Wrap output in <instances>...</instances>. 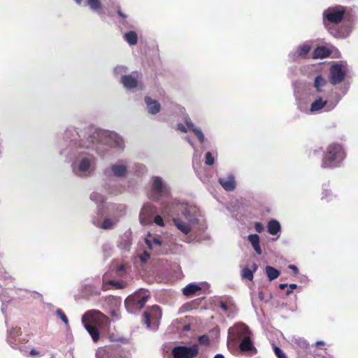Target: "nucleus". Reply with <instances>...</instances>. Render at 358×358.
I'll return each mask as SVG.
<instances>
[{"label":"nucleus","instance_id":"obj_1","mask_svg":"<svg viewBox=\"0 0 358 358\" xmlns=\"http://www.w3.org/2000/svg\"><path fill=\"white\" fill-rule=\"evenodd\" d=\"M60 155L70 164L73 174L79 178L93 175L98 163L96 155L103 157L108 148L122 150L124 141L116 133L92 128L78 130L69 127L64 134Z\"/></svg>","mask_w":358,"mask_h":358},{"label":"nucleus","instance_id":"obj_2","mask_svg":"<svg viewBox=\"0 0 358 358\" xmlns=\"http://www.w3.org/2000/svg\"><path fill=\"white\" fill-rule=\"evenodd\" d=\"M162 215L172 217L174 226L185 235L194 229L203 231L207 225L204 215L194 203L175 199L170 202L162 203Z\"/></svg>","mask_w":358,"mask_h":358},{"label":"nucleus","instance_id":"obj_3","mask_svg":"<svg viewBox=\"0 0 358 358\" xmlns=\"http://www.w3.org/2000/svg\"><path fill=\"white\" fill-rule=\"evenodd\" d=\"M294 96L298 110L310 114L331 112L336 107L341 100L340 97H337L336 99H329L327 95L316 94L312 96L313 101L308 108L307 103L303 101L299 92H295Z\"/></svg>","mask_w":358,"mask_h":358},{"label":"nucleus","instance_id":"obj_4","mask_svg":"<svg viewBox=\"0 0 358 358\" xmlns=\"http://www.w3.org/2000/svg\"><path fill=\"white\" fill-rule=\"evenodd\" d=\"M229 334L234 341H241L239 349L241 352H257V350L251 341L252 333L248 326L243 323H238L229 329Z\"/></svg>","mask_w":358,"mask_h":358},{"label":"nucleus","instance_id":"obj_5","mask_svg":"<svg viewBox=\"0 0 358 358\" xmlns=\"http://www.w3.org/2000/svg\"><path fill=\"white\" fill-rule=\"evenodd\" d=\"M345 156V150L341 144L331 143L324 151L321 166L323 169H329L339 167Z\"/></svg>","mask_w":358,"mask_h":358},{"label":"nucleus","instance_id":"obj_6","mask_svg":"<svg viewBox=\"0 0 358 358\" xmlns=\"http://www.w3.org/2000/svg\"><path fill=\"white\" fill-rule=\"evenodd\" d=\"M149 198L152 201L159 203L162 206V198H169L171 196L170 185L162 177L152 176L150 180Z\"/></svg>","mask_w":358,"mask_h":358},{"label":"nucleus","instance_id":"obj_7","mask_svg":"<svg viewBox=\"0 0 358 358\" xmlns=\"http://www.w3.org/2000/svg\"><path fill=\"white\" fill-rule=\"evenodd\" d=\"M105 316L99 310H91L87 311L82 317V322L85 329L91 336L94 342H97L100 337L97 327L100 325Z\"/></svg>","mask_w":358,"mask_h":358},{"label":"nucleus","instance_id":"obj_8","mask_svg":"<svg viewBox=\"0 0 358 358\" xmlns=\"http://www.w3.org/2000/svg\"><path fill=\"white\" fill-rule=\"evenodd\" d=\"M110 210L111 215L104 217L102 222L99 218H94L92 220L93 224L105 230L113 229L120 218L126 214V207L122 204H112Z\"/></svg>","mask_w":358,"mask_h":358},{"label":"nucleus","instance_id":"obj_9","mask_svg":"<svg viewBox=\"0 0 358 358\" xmlns=\"http://www.w3.org/2000/svg\"><path fill=\"white\" fill-rule=\"evenodd\" d=\"M103 174L108 178L124 180L129 175V162L127 159H118L106 167L103 170Z\"/></svg>","mask_w":358,"mask_h":358},{"label":"nucleus","instance_id":"obj_10","mask_svg":"<svg viewBox=\"0 0 358 358\" xmlns=\"http://www.w3.org/2000/svg\"><path fill=\"white\" fill-rule=\"evenodd\" d=\"M347 10V7L341 5L330 6L325 9L322 13L324 26L328 27L327 22L335 24H339L343 20Z\"/></svg>","mask_w":358,"mask_h":358},{"label":"nucleus","instance_id":"obj_11","mask_svg":"<svg viewBox=\"0 0 358 358\" xmlns=\"http://www.w3.org/2000/svg\"><path fill=\"white\" fill-rule=\"evenodd\" d=\"M142 290L143 289H140L125 299L124 305L128 313H136L144 307L150 296H141Z\"/></svg>","mask_w":358,"mask_h":358},{"label":"nucleus","instance_id":"obj_12","mask_svg":"<svg viewBox=\"0 0 358 358\" xmlns=\"http://www.w3.org/2000/svg\"><path fill=\"white\" fill-rule=\"evenodd\" d=\"M348 71V67L346 62H335L331 66L329 69V82L333 85L341 83L345 80Z\"/></svg>","mask_w":358,"mask_h":358},{"label":"nucleus","instance_id":"obj_13","mask_svg":"<svg viewBox=\"0 0 358 358\" xmlns=\"http://www.w3.org/2000/svg\"><path fill=\"white\" fill-rule=\"evenodd\" d=\"M158 208L152 203H145L139 213V220L142 225H150L152 224L154 216L158 213Z\"/></svg>","mask_w":358,"mask_h":358},{"label":"nucleus","instance_id":"obj_14","mask_svg":"<svg viewBox=\"0 0 358 358\" xmlns=\"http://www.w3.org/2000/svg\"><path fill=\"white\" fill-rule=\"evenodd\" d=\"M199 352L198 346L178 345L172 349L173 358H194Z\"/></svg>","mask_w":358,"mask_h":358},{"label":"nucleus","instance_id":"obj_15","mask_svg":"<svg viewBox=\"0 0 358 358\" xmlns=\"http://www.w3.org/2000/svg\"><path fill=\"white\" fill-rule=\"evenodd\" d=\"M329 83L327 79L322 75H317L313 81L312 87L313 91L310 92L311 96L316 94L326 95L327 88Z\"/></svg>","mask_w":358,"mask_h":358},{"label":"nucleus","instance_id":"obj_16","mask_svg":"<svg viewBox=\"0 0 358 358\" xmlns=\"http://www.w3.org/2000/svg\"><path fill=\"white\" fill-rule=\"evenodd\" d=\"M21 334V329L18 327H13L8 330L7 342L10 346L13 349H18L23 355L27 354V350L23 346H19L17 343H20L18 336Z\"/></svg>","mask_w":358,"mask_h":358},{"label":"nucleus","instance_id":"obj_17","mask_svg":"<svg viewBox=\"0 0 358 358\" xmlns=\"http://www.w3.org/2000/svg\"><path fill=\"white\" fill-rule=\"evenodd\" d=\"M78 6L88 7L89 9L97 14L102 15L103 14V6L101 0H73Z\"/></svg>","mask_w":358,"mask_h":358},{"label":"nucleus","instance_id":"obj_18","mask_svg":"<svg viewBox=\"0 0 358 358\" xmlns=\"http://www.w3.org/2000/svg\"><path fill=\"white\" fill-rule=\"evenodd\" d=\"M217 180L221 187L227 192H233L236 188V178L231 173L218 178Z\"/></svg>","mask_w":358,"mask_h":358},{"label":"nucleus","instance_id":"obj_19","mask_svg":"<svg viewBox=\"0 0 358 358\" xmlns=\"http://www.w3.org/2000/svg\"><path fill=\"white\" fill-rule=\"evenodd\" d=\"M145 322L148 328L150 327L151 321H157L162 316L161 309L158 306H153L144 313Z\"/></svg>","mask_w":358,"mask_h":358},{"label":"nucleus","instance_id":"obj_20","mask_svg":"<svg viewBox=\"0 0 358 358\" xmlns=\"http://www.w3.org/2000/svg\"><path fill=\"white\" fill-rule=\"evenodd\" d=\"M138 76L137 72H132L129 75L122 76L120 82L127 90H132L138 87Z\"/></svg>","mask_w":358,"mask_h":358},{"label":"nucleus","instance_id":"obj_21","mask_svg":"<svg viewBox=\"0 0 358 358\" xmlns=\"http://www.w3.org/2000/svg\"><path fill=\"white\" fill-rule=\"evenodd\" d=\"M116 11L118 16L121 18L120 20L122 26L127 29H136L137 26L136 22L128 17L127 14H125L121 9L120 6L116 8Z\"/></svg>","mask_w":358,"mask_h":358},{"label":"nucleus","instance_id":"obj_22","mask_svg":"<svg viewBox=\"0 0 358 358\" xmlns=\"http://www.w3.org/2000/svg\"><path fill=\"white\" fill-rule=\"evenodd\" d=\"M310 50L311 46L310 43L308 42H306L303 45H299L296 51L290 52L289 54V57L292 61H296L299 57L305 58Z\"/></svg>","mask_w":358,"mask_h":358},{"label":"nucleus","instance_id":"obj_23","mask_svg":"<svg viewBox=\"0 0 358 358\" xmlns=\"http://www.w3.org/2000/svg\"><path fill=\"white\" fill-rule=\"evenodd\" d=\"M145 103L147 106L148 112L151 115H156L161 110V105L159 101L150 96L145 97Z\"/></svg>","mask_w":358,"mask_h":358},{"label":"nucleus","instance_id":"obj_24","mask_svg":"<svg viewBox=\"0 0 358 358\" xmlns=\"http://www.w3.org/2000/svg\"><path fill=\"white\" fill-rule=\"evenodd\" d=\"M145 243L150 250L157 252L162 245V241L155 236L148 234L145 238Z\"/></svg>","mask_w":358,"mask_h":358},{"label":"nucleus","instance_id":"obj_25","mask_svg":"<svg viewBox=\"0 0 358 358\" xmlns=\"http://www.w3.org/2000/svg\"><path fill=\"white\" fill-rule=\"evenodd\" d=\"M90 199L97 204L98 214L102 215V206L106 201V197L99 192H94L90 194Z\"/></svg>","mask_w":358,"mask_h":358},{"label":"nucleus","instance_id":"obj_26","mask_svg":"<svg viewBox=\"0 0 358 358\" xmlns=\"http://www.w3.org/2000/svg\"><path fill=\"white\" fill-rule=\"evenodd\" d=\"M259 239V236L257 234H251L248 236V240L252 245L255 251L257 254L261 255L262 254V250L260 247Z\"/></svg>","mask_w":358,"mask_h":358},{"label":"nucleus","instance_id":"obj_27","mask_svg":"<svg viewBox=\"0 0 358 358\" xmlns=\"http://www.w3.org/2000/svg\"><path fill=\"white\" fill-rule=\"evenodd\" d=\"M123 38L130 46H134L138 43V35L134 29L125 32Z\"/></svg>","mask_w":358,"mask_h":358},{"label":"nucleus","instance_id":"obj_28","mask_svg":"<svg viewBox=\"0 0 358 358\" xmlns=\"http://www.w3.org/2000/svg\"><path fill=\"white\" fill-rule=\"evenodd\" d=\"M268 232L271 235H277L280 232L281 226L276 220H271L268 223Z\"/></svg>","mask_w":358,"mask_h":358},{"label":"nucleus","instance_id":"obj_29","mask_svg":"<svg viewBox=\"0 0 358 358\" xmlns=\"http://www.w3.org/2000/svg\"><path fill=\"white\" fill-rule=\"evenodd\" d=\"M329 54L330 52L327 48L320 46L315 49L313 57L315 59H323L328 57Z\"/></svg>","mask_w":358,"mask_h":358},{"label":"nucleus","instance_id":"obj_30","mask_svg":"<svg viewBox=\"0 0 358 358\" xmlns=\"http://www.w3.org/2000/svg\"><path fill=\"white\" fill-rule=\"evenodd\" d=\"M113 286L115 289H122L124 287V285L123 283L115 281V280H108L106 282L105 278H103V284H102V289L103 290H107L109 289V286Z\"/></svg>","mask_w":358,"mask_h":358},{"label":"nucleus","instance_id":"obj_31","mask_svg":"<svg viewBox=\"0 0 358 358\" xmlns=\"http://www.w3.org/2000/svg\"><path fill=\"white\" fill-rule=\"evenodd\" d=\"M265 270L266 275L270 281L275 280L280 275V271L271 266H266Z\"/></svg>","mask_w":358,"mask_h":358},{"label":"nucleus","instance_id":"obj_32","mask_svg":"<svg viewBox=\"0 0 358 358\" xmlns=\"http://www.w3.org/2000/svg\"><path fill=\"white\" fill-rule=\"evenodd\" d=\"M200 289L201 287L195 283H191L183 288L182 292L184 295L189 296H192Z\"/></svg>","mask_w":358,"mask_h":358},{"label":"nucleus","instance_id":"obj_33","mask_svg":"<svg viewBox=\"0 0 358 358\" xmlns=\"http://www.w3.org/2000/svg\"><path fill=\"white\" fill-rule=\"evenodd\" d=\"M292 343L301 349H306L309 344L308 341L301 337H293Z\"/></svg>","mask_w":358,"mask_h":358},{"label":"nucleus","instance_id":"obj_34","mask_svg":"<svg viewBox=\"0 0 358 358\" xmlns=\"http://www.w3.org/2000/svg\"><path fill=\"white\" fill-rule=\"evenodd\" d=\"M128 71L127 67L124 65H117L113 69V73L115 76H127V73Z\"/></svg>","mask_w":358,"mask_h":358},{"label":"nucleus","instance_id":"obj_35","mask_svg":"<svg viewBox=\"0 0 358 358\" xmlns=\"http://www.w3.org/2000/svg\"><path fill=\"white\" fill-rule=\"evenodd\" d=\"M254 271H252V269L245 267L241 271V276L244 279H247L248 280H252L254 278Z\"/></svg>","mask_w":358,"mask_h":358},{"label":"nucleus","instance_id":"obj_36","mask_svg":"<svg viewBox=\"0 0 358 358\" xmlns=\"http://www.w3.org/2000/svg\"><path fill=\"white\" fill-rule=\"evenodd\" d=\"M152 223H155L156 225L163 227L165 226V223L164 221V219L162 216L158 213H157L153 219H152Z\"/></svg>","mask_w":358,"mask_h":358},{"label":"nucleus","instance_id":"obj_37","mask_svg":"<svg viewBox=\"0 0 358 358\" xmlns=\"http://www.w3.org/2000/svg\"><path fill=\"white\" fill-rule=\"evenodd\" d=\"M192 132L196 136L199 143H203L205 141L204 134L199 127H196V129H194Z\"/></svg>","mask_w":358,"mask_h":358},{"label":"nucleus","instance_id":"obj_38","mask_svg":"<svg viewBox=\"0 0 358 358\" xmlns=\"http://www.w3.org/2000/svg\"><path fill=\"white\" fill-rule=\"evenodd\" d=\"M334 196L331 193V191L323 187L322 193V199H325L327 201H329L332 200Z\"/></svg>","mask_w":358,"mask_h":358},{"label":"nucleus","instance_id":"obj_39","mask_svg":"<svg viewBox=\"0 0 358 358\" xmlns=\"http://www.w3.org/2000/svg\"><path fill=\"white\" fill-rule=\"evenodd\" d=\"M184 122L187 127V131L189 130V131H193L194 129L197 127L194 125V124L192 122L191 118L188 115H186L185 117Z\"/></svg>","mask_w":358,"mask_h":358},{"label":"nucleus","instance_id":"obj_40","mask_svg":"<svg viewBox=\"0 0 358 358\" xmlns=\"http://www.w3.org/2000/svg\"><path fill=\"white\" fill-rule=\"evenodd\" d=\"M215 158L210 152H207L205 155V164L208 166L214 164Z\"/></svg>","mask_w":358,"mask_h":358},{"label":"nucleus","instance_id":"obj_41","mask_svg":"<svg viewBox=\"0 0 358 358\" xmlns=\"http://www.w3.org/2000/svg\"><path fill=\"white\" fill-rule=\"evenodd\" d=\"M273 351L278 358H287L283 351L278 346L273 348Z\"/></svg>","mask_w":358,"mask_h":358},{"label":"nucleus","instance_id":"obj_42","mask_svg":"<svg viewBox=\"0 0 358 358\" xmlns=\"http://www.w3.org/2000/svg\"><path fill=\"white\" fill-rule=\"evenodd\" d=\"M57 315L60 317V319L64 322L66 325L69 324V320L64 313L61 309H57Z\"/></svg>","mask_w":358,"mask_h":358},{"label":"nucleus","instance_id":"obj_43","mask_svg":"<svg viewBox=\"0 0 358 358\" xmlns=\"http://www.w3.org/2000/svg\"><path fill=\"white\" fill-rule=\"evenodd\" d=\"M0 273H1V278L6 281H8L10 282H12L13 280H14V278L10 275H9L8 273H6V271H2L1 270H0Z\"/></svg>","mask_w":358,"mask_h":358},{"label":"nucleus","instance_id":"obj_44","mask_svg":"<svg viewBox=\"0 0 358 358\" xmlns=\"http://www.w3.org/2000/svg\"><path fill=\"white\" fill-rule=\"evenodd\" d=\"M198 341L199 343L202 345H208L209 343V338L206 335L200 336L198 338Z\"/></svg>","mask_w":358,"mask_h":358},{"label":"nucleus","instance_id":"obj_45","mask_svg":"<svg viewBox=\"0 0 358 358\" xmlns=\"http://www.w3.org/2000/svg\"><path fill=\"white\" fill-rule=\"evenodd\" d=\"M150 253L147 251H144L143 253L141 254L139 257L141 262L145 263L150 259Z\"/></svg>","mask_w":358,"mask_h":358},{"label":"nucleus","instance_id":"obj_46","mask_svg":"<svg viewBox=\"0 0 358 358\" xmlns=\"http://www.w3.org/2000/svg\"><path fill=\"white\" fill-rule=\"evenodd\" d=\"M220 307L222 310L227 312L229 310V304L227 302H224L223 301H220Z\"/></svg>","mask_w":358,"mask_h":358},{"label":"nucleus","instance_id":"obj_47","mask_svg":"<svg viewBox=\"0 0 358 358\" xmlns=\"http://www.w3.org/2000/svg\"><path fill=\"white\" fill-rule=\"evenodd\" d=\"M322 152V148H317L310 152V156L316 157L319 156Z\"/></svg>","mask_w":358,"mask_h":358},{"label":"nucleus","instance_id":"obj_48","mask_svg":"<svg viewBox=\"0 0 358 358\" xmlns=\"http://www.w3.org/2000/svg\"><path fill=\"white\" fill-rule=\"evenodd\" d=\"M297 287V285L295 283H292L289 285V289L286 291V295H290L293 289H296Z\"/></svg>","mask_w":358,"mask_h":358},{"label":"nucleus","instance_id":"obj_49","mask_svg":"<svg viewBox=\"0 0 358 358\" xmlns=\"http://www.w3.org/2000/svg\"><path fill=\"white\" fill-rule=\"evenodd\" d=\"M177 129L180 131L181 132H183V133H187V129L186 125H184L182 123H178L177 124Z\"/></svg>","mask_w":358,"mask_h":358},{"label":"nucleus","instance_id":"obj_50","mask_svg":"<svg viewBox=\"0 0 358 358\" xmlns=\"http://www.w3.org/2000/svg\"><path fill=\"white\" fill-rule=\"evenodd\" d=\"M41 356L39 351H38L36 349H31L29 352H27V354L24 355V356Z\"/></svg>","mask_w":358,"mask_h":358},{"label":"nucleus","instance_id":"obj_51","mask_svg":"<svg viewBox=\"0 0 358 358\" xmlns=\"http://www.w3.org/2000/svg\"><path fill=\"white\" fill-rule=\"evenodd\" d=\"M135 169H136V171H140L141 173H143L145 171V166L141 164H136L135 165Z\"/></svg>","mask_w":358,"mask_h":358},{"label":"nucleus","instance_id":"obj_52","mask_svg":"<svg viewBox=\"0 0 358 358\" xmlns=\"http://www.w3.org/2000/svg\"><path fill=\"white\" fill-rule=\"evenodd\" d=\"M5 296H6L4 295V293H2L0 294V298L3 303V306L1 307V310L3 313H4V307L3 306H4L5 303L9 301V300H7L6 299H5Z\"/></svg>","mask_w":358,"mask_h":358},{"label":"nucleus","instance_id":"obj_53","mask_svg":"<svg viewBox=\"0 0 358 358\" xmlns=\"http://www.w3.org/2000/svg\"><path fill=\"white\" fill-rule=\"evenodd\" d=\"M288 268L291 269L295 275L298 274L299 273V269L297 266L294 264L288 265Z\"/></svg>","mask_w":358,"mask_h":358},{"label":"nucleus","instance_id":"obj_54","mask_svg":"<svg viewBox=\"0 0 358 358\" xmlns=\"http://www.w3.org/2000/svg\"><path fill=\"white\" fill-rule=\"evenodd\" d=\"M255 229L257 232L260 233L263 230V225L260 222H256L255 225Z\"/></svg>","mask_w":358,"mask_h":358},{"label":"nucleus","instance_id":"obj_55","mask_svg":"<svg viewBox=\"0 0 358 358\" xmlns=\"http://www.w3.org/2000/svg\"><path fill=\"white\" fill-rule=\"evenodd\" d=\"M315 347L322 349V348L325 345V343L323 341H318L315 343Z\"/></svg>","mask_w":358,"mask_h":358},{"label":"nucleus","instance_id":"obj_56","mask_svg":"<svg viewBox=\"0 0 358 358\" xmlns=\"http://www.w3.org/2000/svg\"><path fill=\"white\" fill-rule=\"evenodd\" d=\"M185 138L192 145V147L194 148V144L193 143L191 138L189 136H186Z\"/></svg>","mask_w":358,"mask_h":358},{"label":"nucleus","instance_id":"obj_57","mask_svg":"<svg viewBox=\"0 0 358 358\" xmlns=\"http://www.w3.org/2000/svg\"><path fill=\"white\" fill-rule=\"evenodd\" d=\"M287 287V284H286V283H281V284L279 285V288L280 289H284Z\"/></svg>","mask_w":358,"mask_h":358},{"label":"nucleus","instance_id":"obj_58","mask_svg":"<svg viewBox=\"0 0 358 358\" xmlns=\"http://www.w3.org/2000/svg\"><path fill=\"white\" fill-rule=\"evenodd\" d=\"M252 271H254V273H255L257 271L258 266L254 263L252 265Z\"/></svg>","mask_w":358,"mask_h":358},{"label":"nucleus","instance_id":"obj_59","mask_svg":"<svg viewBox=\"0 0 358 358\" xmlns=\"http://www.w3.org/2000/svg\"><path fill=\"white\" fill-rule=\"evenodd\" d=\"M214 358H224V355L222 354H217Z\"/></svg>","mask_w":358,"mask_h":358},{"label":"nucleus","instance_id":"obj_60","mask_svg":"<svg viewBox=\"0 0 358 358\" xmlns=\"http://www.w3.org/2000/svg\"><path fill=\"white\" fill-rule=\"evenodd\" d=\"M351 31H352V27H348V31H347L346 36H348L350 34Z\"/></svg>","mask_w":358,"mask_h":358},{"label":"nucleus","instance_id":"obj_61","mask_svg":"<svg viewBox=\"0 0 358 358\" xmlns=\"http://www.w3.org/2000/svg\"><path fill=\"white\" fill-rule=\"evenodd\" d=\"M123 268H124L123 266H119V271H122V270H123Z\"/></svg>","mask_w":358,"mask_h":358},{"label":"nucleus","instance_id":"obj_62","mask_svg":"<svg viewBox=\"0 0 358 358\" xmlns=\"http://www.w3.org/2000/svg\"><path fill=\"white\" fill-rule=\"evenodd\" d=\"M259 298H260V299H262V298H263V294H262V293H259Z\"/></svg>","mask_w":358,"mask_h":358},{"label":"nucleus","instance_id":"obj_63","mask_svg":"<svg viewBox=\"0 0 358 358\" xmlns=\"http://www.w3.org/2000/svg\"><path fill=\"white\" fill-rule=\"evenodd\" d=\"M111 314H112L113 315H115V311H112V312H111Z\"/></svg>","mask_w":358,"mask_h":358},{"label":"nucleus","instance_id":"obj_64","mask_svg":"<svg viewBox=\"0 0 358 358\" xmlns=\"http://www.w3.org/2000/svg\"><path fill=\"white\" fill-rule=\"evenodd\" d=\"M185 329H189V326H185Z\"/></svg>","mask_w":358,"mask_h":358}]
</instances>
